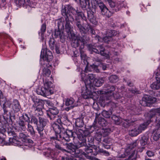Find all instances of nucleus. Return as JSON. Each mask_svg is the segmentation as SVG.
<instances>
[{
	"label": "nucleus",
	"mask_w": 160,
	"mask_h": 160,
	"mask_svg": "<svg viewBox=\"0 0 160 160\" xmlns=\"http://www.w3.org/2000/svg\"><path fill=\"white\" fill-rule=\"evenodd\" d=\"M8 134L10 136H13V138H16L18 137L17 136V133H16L14 131L11 130L8 132Z\"/></svg>",
	"instance_id": "obj_50"
},
{
	"label": "nucleus",
	"mask_w": 160,
	"mask_h": 160,
	"mask_svg": "<svg viewBox=\"0 0 160 160\" xmlns=\"http://www.w3.org/2000/svg\"><path fill=\"white\" fill-rule=\"evenodd\" d=\"M153 75L155 76L156 81L151 85V88L154 90L160 89V74L158 72H155Z\"/></svg>",
	"instance_id": "obj_12"
},
{
	"label": "nucleus",
	"mask_w": 160,
	"mask_h": 160,
	"mask_svg": "<svg viewBox=\"0 0 160 160\" xmlns=\"http://www.w3.org/2000/svg\"><path fill=\"white\" fill-rule=\"evenodd\" d=\"M103 32H101L102 34H105L103 37V41L105 42L108 43L112 39V36H115L117 33V31H102Z\"/></svg>",
	"instance_id": "obj_9"
},
{
	"label": "nucleus",
	"mask_w": 160,
	"mask_h": 160,
	"mask_svg": "<svg viewBox=\"0 0 160 160\" xmlns=\"http://www.w3.org/2000/svg\"><path fill=\"white\" fill-rule=\"evenodd\" d=\"M59 112L58 110L56 107L50 108L47 112V116L51 120L54 119Z\"/></svg>",
	"instance_id": "obj_15"
},
{
	"label": "nucleus",
	"mask_w": 160,
	"mask_h": 160,
	"mask_svg": "<svg viewBox=\"0 0 160 160\" xmlns=\"http://www.w3.org/2000/svg\"><path fill=\"white\" fill-rule=\"evenodd\" d=\"M65 19L66 23L65 25V29L66 30H72L73 29V27L71 25L70 22L72 23L74 21V19L72 17H68L67 16L63 17Z\"/></svg>",
	"instance_id": "obj_18"
},
{
	"label": "nucleus",
	"mask_w": 160,
	"mask_h": 160,
	"mask_svg": "<svg viewBox=\"0 0 160 160\" xmlns=\"http://www.w3.org/2000/svg\"><path fill=\"white\" fill-rule=\"evenodd\" d=\"M46 31H41L39 32V36L41 37V39L43 40L44 39V38L46 37V35L45 34V32Z\"/></svg>",
	"instance_id": "obj_49"
},
{
	"label": "nucleus",
	"mask_w": 160,
	"mask_h": 160,
	"mask_svg": "<svg viewBox=\"0 0 160 160\" xmlns=\"http://www.w3.org/2000/svg\"><path fill=\"white\" fill-rule=\"evenodd\" d=\"M156 127L158 128L157 130L156 133L154 134L153 138L154 140L156 141L160 138V129H159L160 128V121H159L158 122L157 124Z\"/></svg>",
	"instance_id": "obj_28"
},
{
	"label": "nucleus",
	"mask_w": 160,
	"mask_h": 160,
	"mask_svg": "<svg viewBox=\"0 0 160 160\" xmlns=\"http://www.w3.org/2000/svg\"><path fill=\"white\" fill-rule=\"evenodd\" d=\"M96 2L97 4L100 8V11L107 8L106 6L102 2H99L98 1H96Z\"/></svg>",
	"instance_id": "obj_38"
},
{
	"label": "nucleus",
	"mask_w": 160,
	"mask_h": 160,
	"mask_svg": "<svg viewBox=\"0 0 160 160\" xmlns=\"http://www.w3.org/2000/svg\"><path fill=\"white\" fill-rule=\"evenodd\" d=\"M52 83L50 81H45L44 83V88L48 89L49 90V88L51 87Z\"/></svg>",
	"instance_id": "obj_45"
},
{
	"label": "nucleus",
	"mask_w": 160,
	"mask_h": 160,
	"mask_svg": "<svg viewBox=\"0 0 160 160\" xmlns=\"http://www.w3.org/2000/svg\"><path fill=\"white\" fill-rule=\"evenodd\" d=\"M52 127L56 133V137L50 138L51 141H53L55 140H65L69 142L70 138L73 136V132L72 131L66 130L61 125L54 122L52 124Z\"/></svg>",
	"instance_id": "obj_1"
},
{
	"label": "nucleus",
	"mask_w": 160,
	"mask_h": 160,
	"mask_svg": "<svg viewBox=\"0 0 160 160\" xmlns=\"http://www.w3.org/2000/svg\"><path fill=\"white\" fill-rule=\"evenodd\" d=\"M46 25L45 23L43 24L42 26L41 30H46Z\"/></svg>",
	"instance_id": "obj_63"
},
{
	"label": "nucleus",
	"mask_w": 160,
	"mask_h": 160,
	"mask_svg": "<svg viewBox=\"0 0 160 160\" xmlns=\"http://www.w3.org/2000/svg\"><path fill=\"white\" fill-rule=\"evenodd\" d=\"M132 150V149H131L128 147V148L126 149L125 152L124 153H125L127 156L130 154L131 152H132L133 151V150Z\"/></svg>",
	"instance_id": "obj_54"
},
{
	"label": "nucleus",
	"mask_w": 160,
	"mask_h": 160,
	"mask_svg": "<svg viewBox=\"0 0 160 160\" xmlns=\"http://www.w3.org/2000/svg\"><path fill=\"white\" fill-rule=\"evenodd\" d=\"M55 50L56 52V53L57 54H59L60 53V51L59 49V48L57 45H56L55 47Z\"/></svg>",
	"instance_id": "obj_64"
},
{
	"label": "nucleus",
	"mask_w": 160,
	"mask_h": 160,
	"mask_svg": "<svg viewBox=\"0 0 160 160\" xmlns=\"http://www.w3.org/2000/svg\"><path fill=\"white\" fill-rule=\"evenodd\" d=\"M32 99L34 103V104L32 107V109L34 111L36 116H38L42 115L43 114V112L42 110L43 106L42 101L35 96L32 97Z\"/></svg>",
	"instance_id": "obj_3"
},
{
	"label": "nucleus",
	"mask_w": 160,
	"mask_h": 160,
	"mask_svg": "<svg viewBox=\"0 0 160 160\" xmlns=\"http://www.w3.org/2000/svg\"><path fill=\"white\" fill-rule=\"evenodd\" d=\"M96 122H94L93 124L90 126V129H92V131H85L84 133L85 134V136L89 135L91 132H92L94 130H95L96 131V133L95 134V139L98 142H101L102 140V133L101 132V130L100 128H98L97 129V126L96 125Z\"/></svg>",
	"instance_id": "obj_7"
},
{
	"label": "nucleus",
	"mask_w": 160,
	"mask_h": 160,
	"mask_svg": "<svg viewBox=\"0 0 160 160\" xmlns=\"http://www.w3.org/2000/svg\"><path fill=\"white\" fill-rule=\"evenodd\" d=\"M105 122V119L103 118H101L99 119L98 124H99L100 126L104 127L106 125Z\"/></svg>",
	"instance_id": "obj_47"
},
{
	"label": "nucleus",
	"mask_w": 160,
	"mask_h": 160,
	"mask_svg": "<svg viewBox=\"0 0 160 160\" xmlns=\"http://www.w3.org/2000/svg\"><path fill=\"white\" fill-rule=\"evenodd\" d=\"M102 153H103L106 156H108L109 155V153L105 150H102Z\"/></svg>",
	"instance_id": "obj_61"
},
{
	"label": "nucleus",
	"mask_w": 160,
	"mask_h": 160,
	"mask_svg": "<svg viewBox=\"0 0 160 160\" xmlns=\"http://www.w3.org/2000/svg\"><path fill=\"white\" fill-rule=\"evenodd\" d=\"M22 118V117L20 118V121L18 122L19 127L22 130L25 131L26 130V127L24 122L23 120H21Z\"/></svg>",
	"instance_id": "obj_34"
},
{
	"label": "nucleus",
	"mask_w": 160,
	"mask_h": 160,
	"mask_svg": "<svg viewBox=\"0 0 160 160\" xmlns=\"http://www.w3.org/2000/svg\"><path fill=\"white\" fill-rule=\"evenodd\" d=\"M67 32L68 34V37L70 38H72V42L73 46V45H75L74 43L75 40H78L81 38H82L81 37H76V34L73 33V31H67Z\"/></svg>",
	"instance_id": "obj_23"
},
{
	"label": "nucleus",
	"mask_w": 160,
	"mask_h": 160,
	"mask_svg": "<svg viewBox=\"0 0 160 160\" xmlns=\"http://www.w3.org/2000/svg\"><path fill=\"white\" fill-rule=\"evenodd\" d=\"M92 148H94L95 151L97 149L95 145H93L92 147L87 146L85 147L84 148L85 152L86 154H84L86 157H90V155H95V153H93L92 151Z\"/></svg>",
	"instance_id": "obj_21"
},
{
	"label": "nucleus",
	"mask_w": 160,
	"mask_h": 160,
	"mask_svg": "<svg viewBox=\"0 0 160 160\" xmlns=\"http://www.w3.org/2000/svg\"><path fill=\"white\" fill-rule=\"evenodd\" d=\"M78 2H80V7L83 10L86 9L87 5L88 6H90V5L89 0H85L84 1L81 0L80 1H78Z\"/></svg>",
	"instance_id": "obj_29"
},
{
	"label": "nucleus",
	"mask_w": 160,
	"mask_h": 160,
	"mask_svg": "<svg viewBox=\"0 0 160 160\" xmlns=\"http://www.w3.org/2000/svg\"><path fill=\"white\" fill-rule=\"evenodd\" d=\"M124 86H122L121 87V89L120 90H118V92H119L118 93H113V97L114 98L116 99H118L120 98L121 96L120 94V93H122V94L123 95H124L125 96H127V97H131L132 96L133 94V91L131 90L130 91L129 93H131V95H129L128 94H127V93H126L125 92H124Z\"/></svg>",
	"instance_id": "obj_16"
},
{
	"label": "nucleus",
	"mask_w": 160,
	"mask_h": 160,
	"mask_svg": "<svg viewBox=\"0 0 160 160\" xmlns=\"http://www.w3.org/2000/svg\"><path fill=\"white\" fill-rule=\"evenodd\" d=\"M92 8L94 9V11L91 10L88 12V16L90 22L92 24H95L97 23L96 18L94 16V14L95 12V9L97 8L96 5H93L92 4Z\"/></svg>",
	"instance_id": "obj_17"
},
{
	"label": "nucleus",
	"mask_w": 160,
	"mask_h": 160,
	"mask_svg": "<svg viewBox=\"0 0 160 160\" xmlns=\"http://www.w3.org/2000/svg\"><path fill=\"white\" fill-rule=\"evenodd\" d=\"M105 49L102 45L98 46L96 48H93L92 49V51L98 54H100L102 56H104L106 58L109 57L108 54L104 52Z\"/></svg>",
	"instance_id": "obj_13"
},
{
	"label": "nucleus",
	"mask_w": 160,
	"mask_h": 160,
	"mask_svg": "<svg viewBox=\"0 0 160 160\" xmlns=\"http://www.w3.org/2000/svg\"><path fill=\"white\" fill-rule=\"evenodd\" d=\"M5 97L4 96L2 92L0 90V104L2 106L6 105L7 103Z\"/></svg>",
	"instance_id": "obj_30"
},
{
	"label": "nucleus",
	"mask_w": 160,
	"mask_h": 160,
	"mask_svg": "<svg viewBox=\"0 0 160 160\" xmlns=\"http://www.w3.org/2000/svg\"><path fill=\"white\" fill-rule=\"evenodd\" d=\"M18 137L16 138H9L10 142L15 146H21L22 145V143L19 140H17Z\"/></svg>",
	"instance_id": "obj_27"
},
{
	"label": "nucleus",
	"mask_w": 160,
	"mask_h": 160,
	"mask_svg": "<svg viewBox=\"0 0 160 160\" xmlns=\"http://www.w3.org/2000/svg\"><path fill=\"white\" fill-rule=\"evenodd\" d=\"M79 10L78 9H75L72 7L70 5H68L64 6L61 10V14L63 17L67 16L68 17H72L74 18L73 17L71 13L73 15H77Z\"/></svg>",
	"instance_id": "obj_5"
},
{
	"label": "nucleus",
	"mask_w": 160,
	"mask_h": 160,
	"mask_svg": "<svg viewBox=\"0 0 160 160\" xmlns=\"http://www.w3.org/2000/svg\"><path fill=\"white\" fill-rule=\"evenodd\" d=\"M112 119L114 121L115 123L117 125H119L121 122V118L114 115H112Z\"/></svg>",
	"instance_id": "obj_37"
},
{
	"label": "nucleus",
	"mask_w": 160,
	"mask_h": 160,
	"mask_svg": "<svg viewBox=\"0 0 160 160\" xmlns=\"http://www.w3.org/2000/svg\"><path fill=\"white\" fill-rule=\"evenodd\" d=\"M85 41V39L81 38L78 40H75L74 42L75 45H73V46L75 48L79 47V49L81 54V58L84 60H85L86 56L82 49L84 48Z\"/></svg>",
	"instance_id": "obj_8"
},
{
	"label": "nucleus",
	"mask_w": 160,
	"mask_h": 160,
	"mask_svg": "<svg viewBox=\"0 0 160 160\" xmlns=\"http://www.w3.org/2000/svg\"><path fill=\"white\" fill-rule=\"evenodd\" d=\"M62 142L63 143V145H66V148L67 149H70V150H72V151L73 150V149H74L73 147H74V145L72 143H68L67 142L65 143V141L66 142H68L67 141L65 140H62Z\"/></svg>",
	"instance_id": "obj_36"
},
{
	"label": "nucleus",
	"mask_w": 160,
	"mask_h": 160,
	"mask_svg": "<svg viewBox=\"0 0 160 160\" xmlns=\"http://www.w3.org/2000/svg\"><path fill=\"white\" fill-rule=\"evenodd\" d=\"M100 12L103 16L109 18L114 13V11L109 10L107 8L100 11Z\"/></svg>",
	"instance_id": "obj_24"
},
{
	"label": "nucleus",
	"mask_w": 160,
	"mask_h": 160,
	"mask_svg": "<svg viewBox=\"0 0 160 160\" xmlns=\"http://www.w3.org/2000/svg\"><path fill=\"white\" fill-rule=\"evenodd\" d=\"M86 76L85 74L84 73H82L81 74V77L82 79V81H84L85 82V80H86V79L85 78V76Z\"/></svg>",
	"instance_id": "obj_60"
},
{
	"label": "nucleus",
	"mask_w": 160,
	"mask_h": 160,
	"mask_svg": "<svg viewBox=\"0 0 160 160\" xmlns=\"http://www.w3.org/2000/svg\"><path fill=\"white\" fill-rule=\"evenodd\" d=\"M82 139H80V141H79L78 143L77 146L78 148H80L83 146L86 147L87 145L86 142V137L85 136L82 137Z\"/></svg>",
	"instance_id": "obj_32"
},
{
	"label": "nucleus",
	"mask_w": 160,
	"mask_h": 160,
	"mask_svg": "<svg viewBox=\"0 0 160 160\" xmlns=\"http://www.w3.org/2000/svg\"><path fill=\"white\" fill-rule=\"evenodd\" d=\"M48 122L47 119L39 117V124L37 125V129L41 136H43L42 131L44 127L46 125Z\"/></svg>",
	"instance_id": "obj_10"
},
{
	"label": "nucleus",
	"mask_w": 160,
	"mask_h": 160,
	"mask_svg": "<svg viewBox=\"0 0 160 160\" xmlns=\"http://www.w3.org/2000/svg\"><path fill=\"white\" fill-rule=\"evenodd\" d=\"M31 123H33L34 124L37 125H38V119L35 117H32L31 120Z\"/></svg>",
	"instance_id": "obj_52"
},
{
	"label": "nucleus",
	"mask_w": 160,
	"mask_h": 160,
	"mask_svg": "<svg viewBox=\"0 0 160 160\" xmlns=\"http://www.w3.org/2000/svg\"><path fill=\"white\" fill-rule=\"evenodd\" d=\"M42 65L44 67L43 69V75L48 77L49 76L51 73V72L49 69L48 68H49L51 66V65L50 66H49V67H47L46 65Z\"/></svg>",
	"instance_id": "obj_35"
},
{
	"label": "nucleus",
	"mask_w": 160,
	"mask_h": 160,
	"mask_svg": "<svg viewBox=\"0 0 160 160\" xmlns=\"http://www.w3.org/2000/svg\"><path fill=\"white\" fill-rule=\"evenodd\" d=\"M77 15V16L76 17H77L78 18V17H80L82 20L85 21L86 22V21L87 20V18L82 12L79 11Z\"/></svg>",
	"instance_id": "obj_39"
},
{
	"label": "nucleus",
	"mask_w": 160,
	"mask_h": 160,
	"mask_svg": "<svg viewBox=\"0 0 160 160\" xmlns=\"http://www.w3.org/2000/svg\"><path fill=\"white\" fill-rule=\"evenodd\" d=\"M147 154L148 157H151L154 156V153L152 151H148L147 152Z\"/></svg>",
	"instance_id": "obj_59"
},
{
	"label": "nucleus",
	"mask_w": 160,
	"mask_h": 160,
	"mask_svg": "<svg viewBox=\"0 0 160 160\" xmlns=\"http://www.w3.org/2000/svg\"><path fill=\"white\" fill-rule=\"evenodd\" d=\"M111 114V112H108L105 110H103L102 112V116L107 118H110Z\"/></svg>",
	"instance_id": "obj_44"
},
{
	"label": "nucleus",
	"mask_w": 160,
	"mask_h": 160,
	"mask_svg": "<svg viewBox=\"0 0 160 160\" xmlns=\"http://www.w3.org/2000/svg\"><path fill=\"white\" fill-rule=\"evenodd\" d=\"M41 57L42 60H41V64L44 66L46 65L47 67L50 66V61L53 58L52 53L48 49H42L41 52Z\"/></svg>",
	"instance_id": "obj_2"
},
{
	"label": "nucleus",
	"mask_w": 160,
	"mask_h": 160,
	"mask_svg": "<svg viewBox=\"0 0 160 160\" xmlns=\"http://www.w3.org/2000/svg\"><path fill=\"white\" fill-rule=\"evenodd\" d=\"M101 130V132L103 133V135L107 136L109 134V132L108 131V129H102L100 128Z\"/></svg>",
	"instance_id": "obj_53"
},
{
	"label": "nucleus",
	"mask_w": 160,
	"mask_h": 160,
	"mask_svg": "<svg viewBox=\"0 0 160 160\" xmlns=\"http://www.w3.org/2000/svg\"><path fill=\"white\" fill-rule=\"evenodd\" d=\"M132 153L129 156L128 158H132L135 159L136 155L135 154V152L134 151H133L132 152Z\"/></svg>",
	"instance_id": "obj_56"
},
{
	"label": "nucleus",
	"mask_w": 160,
	"mask_h": 160,
	"mask_svg": "<svg viewBox=\"0 0 160 160\" xmlns=\"http://www.w3.org/2000/svg\"><path fill=\"white\" fill-rule=\"evenodd\" d=\"M140 142L142 146H144L147 143L145 141H144L143 139H142V140L140 141Z\"/></svg>",
	"instance_id": "obj_62"
},
{
	"label": "nucleus",
	"mask_w": 160,
	"mask_h": 160,
	"mask_svg": "<svg viewBox=\"0 0 160 160\" xmlns=\"http://www.w3.org/2000/svg\"><path fill=\"white\" fill-rule=\"evenodd\" d=\"M92 88H90L89 85H86L85 86L83 87L82 88L81 94L84 98L87 99L89 98H92V93L89 89V88L92 89Z\"/></svg>",
	"instance_id": "obj_11"
},
{
	"label": "nucleus",
	"mask_w": 160,
	"mask_h": 160,
	"mask_svg": "<svg viewBox=\"0 0 160 160\" xmlns=\"http://www.w3.org/2000/svg\"><path fill=\"white\" fill-rule=\"evenodd\" d=\"M23 118H24V119L26 121V122H28V129H29V130H30L29 129V122H28V121H29V118L28 117V115L27 114H25V116H24L23 117Z\"/></svg>",
	"instance_id": "obj_51"
},
{
	"label": "nucleus",
	"mask_w": 160,
	"mask_h": 160,
	"mask_svg": "<svg viewBox=\"0 0 160 160\" xmlns=\"http://www.w3.org/2000/svg\"><path fill=\"white\" fill-rule=\"evenodd\" d=\"M75 123L76 126L78 127H82L84 125L83 120L80 118L76 119Z\"/></svg>",
	"instance_id": "obj_42"
},
{
	"label": "nucleus",
	"mask_w": 160,
	"mask_h": 160,
	"mask_svg": "<svg viewBox=\"0 0 160 160\" xmlns=\"http://www.w3.org/2000/svg\"><path fill=\"white\" fill-rule=\"evenodd\" d=\"M55 34L58 35L59 37L60 38H63L64 37L65 35L63 34V31H55Z\"/></svg>",
	"instance_id": "obj_46"
},
{
	"label": "nucleus",
	"mask_w": 160,
	"mask_h": 160,
	"mask_svg": "<svg viewBox=\"0 0 160 160\" xmlns=\"http://www.w3.org/2000/svg\"><path fill=\"white\" fill-rule=\"evenodd\" d=\"M108 3L110 7L112 8V10H111L114 11V12L119 11L121 7H119V6L116 7L115 2L112 1V0H111V1Z\"/></svg>",
	"instance_id": "obj_31"
},
{
	"label": "nucleus",
	"mask_w": 160,
	"mask_h": 160,
	"mask_svg": "<svg viewBox=\"0 0 160 160\" xmlns=\"http://www.w3.org/2000/svg\"><path fill=\"white\" fill-rule=\"evenodd\" d=\"M73 150L72 151L74 153V154L77 156V155L81 154H86V153L85 152L82 151V150L81 149L77 148L76 149H73Z\"/></svg>",
	"instance_id": "obj_43"
},
{
	"label": "nucleus",
	"mask_w": 160,
	"mask_h": 160,
	"mask_svg": "<svg viewBox=\"0 0 160 160\" xmlns=\"http://www.w3.org/2000/svg\"><path fill=\"white\" fill-rule=\"evenodd\" d=\"M36 92L38 94L41 95L44 97H46L51 94L50 90L44 87H41V88L37 89L36 90Z\"/></svg>",
	"instance_id": "obj_20"
},
{
	"label": "nucleus",
	"mask_w": 160,
	"mask_h": 160,
	"mask_svg": "<svg viewBox=\"0 0 160 160\" xmlns=\"http://www.w3.org/2000/svg\"><path fill=\"white\" fill-rule=\"evenodd\" d=\"M49 43L50 48L52 50H53L54 47L56 46L55 43V40L53 38H50Z\"/></svg>",
	"instance_id": "obj_40"
},
{
	"label": "nucleus",
	"mask_w": 160,
	"mask_h": 160,
	"mask_svg": "<svg viewBox=\"0 0 160 160\" xmlns=\"http://www.w3.org/2000/svg\"><path fill=\"white\" fill-rule=\"evenodd\" d=\"M93 82V88L94 86L99 87L101 86L102 84L104 83V80L102 78L99 79H98L96 78V79H95V81Z\"/></svg>",
	"instance_id": "obj_33"
},
{
	"label": "nucleus",
	"mask_w": 160,
	"mask_h": 160,
	"mask_svg": "<svg viewBox=\"0 0 160 160\" xmlns=\"http://www.w3.org/2000/svg\"><path fill=\"white\" fill-rule=\"evenodd\" d=\"M137 145V143L136 142H134L132 143H131L128 146V148H130L131 149H132L135 147Z\"/></svg>",
	"instance_id": "obj_55"
},
{
	"label": "nucleus",
	"mask_w": 160,
	"mask_h": 160,
	"mask_svg": "<svg viewBox=\"0 0 160 160\" xmlns=\"http://www.w3.org/2000/svg\"><path fill=\"white\" fill-rule=\"evenodd\" d=\"M16 4L18 5V6H21L24 3L23 0H15Z\"/></svg>",
	"instance_id": "obj_48"
},
{
	"label": "nucleus",
	"mask_w": 160,
	"mask_h": 160,
	"mask_svg": "<svg viewBox=\"0 0 160 160\" xmlns=\"http://www.w3.org/2000/svg\"><path fill=\"white\" fill-rule=\"evenodd\" d=\"M74 20L75 21L76 26L80 30H92V29L90 25L87 23L85 24V25L82 26L81 24L80 19L77 17H75Z\"/></svg>",
	"instance_id": "obj_14"
},
{
	"label": "nucleus",
	"mask_w": 160,
	"mask_h": 160,
	"mask_svg": "<svg viewBox=\"0 0 160 160\" xmlns=\"http://www.w3.org/2000/svg\"><path fill=\"white\" fill-rule=\"evenodd\" d=\"M109 80L111 82L114 83L118 80V78L117 76L116 75H112L109 77Z\"/></svg>",
	"instance_id": "obj_41"
},
{
	"label": "nucleus",
	"mask_w": 160,
	"mask_h": 160,
	"mask_svg": "<svg viewBox=\"0 0 160 160\" xmlns=\"http://www.w3.org/2000/svg\"><path fill=\"white\" fill-rule=\"evenodd\" d=\"M11 105L10 102L8 101L6 105L2 106V108L3 110V117L4 119V123H8L9 124L12 125V121L11 119V112H8L7 109V106L10 107Z\"/></svg>",
	"instance_id": "obj_6"
},
{
	"label": "nucleus",
	"mask_w": 160,
	"mask_h": 160,
	"mask_svg": "<svg viewBox=\"0 0 160 160\" xmlns=\"http://www.w3.org/2000/svg\"><path fill=\"white\" fill-rule=\"evenodd\" d=\"M57 23L58 30H64V19L63 18H61L56 21Z\"/></svg>",
	"instance_id": "obj_25"
},
{
	"label": "nucleus",
	"mask_w": 160,
	"mask_h": 160,
	"mask_svg": "<svg viewBox=\"0 0 160 160\" xmlns=\"http://www.w3.org/2000/svg\"><path fill=\"white\" fill-rule=\"evenodd\" d=\"M12 108L15 112H18L19 111L20 108L19 103L17 100H13L12 104Z\"/></svg>",
	"instance_id": "obj_26"
},
{
	"label": "nucleus",
	"mask_w": 160,
	"mask_h": 160,
	"mask_svg": "<svg viewBox=\"0 0 160 160\" xmlns=\"http://www.w3.org/2000/svg\"><path fill=\"white\" fill-rule=\"evenodd\" d=\"M91 67L92 68L94 69L97 72H99V70L97 66L93 64L91 66Z\"/></svg>",
	"instance_id": "obj_58"
},
{
	"label": "nucleus",
	"mask_w": 160,
	"mask_h": 160,
	"mask_svg": "<svg viewBox=\"0 0 160 160\" xmlns=\"http://www.w3.org/2000/svg\"><path fill=\"white\" fill-rule=\"evenodd\" d=\"M24 144L25 146H27L28 148H29L30 145L29 141L28 140H26L25 142L24 143Z\"/></svg>",
	"instance_id": "obj_57"
},
{
	"label": "nucleus",
	"mask_w": 160,
	"mask_h": 160,
	"mask_svg": "<svg viewBox=\"0 0 160 160\" xmlns=\"http://www.w3.org/2000/svg\"><path fill=\"white\" fill-rule=\"evenodd\" d=\"M96 78H95V75L92 74H89L88 75L87 78L85 81V84L86 85H89L90 88H93V82L95 81V79Z\"/></svg>",
	"instance_id": "obj_19"
},
{
	"label": "nucleus",
	"mask_w": 160,
	"mask_h": 160,
	"mask_svg": "<svg viewBox=\"0 0 160 160\" xmlns=\"http://www.w3.org/2000/svg\"><path fill=\"white\" fill-rule=\"evenodd\" d=\"M151 121H148L146 122L141 124L135 127L132 130L129 131V134L131 136H136L144 130L148 126L150 123Z\"/></svg>",
	"instance_id": "obj_4"
},
{
	"label": "nucleus",
	"mask_w": 160,
	"mask_h": 160,
	"mask_svg": "<svg viewBox=\"0 0 160 160\" xmlns=\"http://www.w3.org/2000/svg\"><path fill=\"white\" fill-rule=\"evenodd\" d=\"M66 106L69 107V108H72L78 106V104L75 102L74 99L72 98H68L65 102Z\"/></svg>",
	"instance_id": "obj_22"
}]
</instances>
